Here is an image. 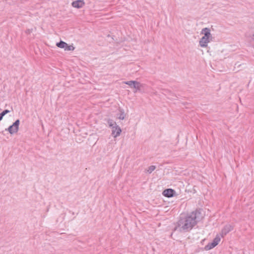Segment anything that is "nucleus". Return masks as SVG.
<instances>
[{"mask_svg": "<svg viewBox=\"0 0 254 254\" xmlns=\"http://www.w3.org/2000/svg\"><path fill=\"white\" fill-rule=\"evenodd\" d=\"M107 122L109 127L112 128L117 125L116 123L111 119H109Z\"/></svg>", "mask_w": 254, "mask_h": 254, "instance_id": "15", "label": "nucleus"}, {"mask_svg": "<svg viewBox=\"0 0 254 254\" xmlns=\"http://www.w3.org/2000/svg\"><path fill=\"white\" fill-rule=\"evenodd\" d=\"M10 111L8 110H4L0 114L3 117L4 115L7 114V113H9Z\"/></svg>", "mask_w": 254, "mask_h": 254, "instance_id": "19", "label": "nucleus"}, {"mask_svg": "<svg viewBox=\"0 0 254 254\" xmlns=\"http://www.w3.org/2000/svg\"><path fill=\"white\" fill-rule=\"evenodd\" d=\"M220 241V237L219 236L217 235L216 237L213 240L212 243L214 244L215 246H216L219 242Z\"/></svg>", "mask_w": 254, "mask_h": 254, "instance_id": "14", "label": "nucleus"}, {"mask_svg": "<svg viewBox=\"0 0 254 254\" xmlns=\"http://www.w3.org/2000/svg\"><path fill=\"white\" fill-rule=\"evenodd\" d=\"M249 37V41L252 45V46L254 47V34H253L252 36H248Z\"/></svg>", "mask_w": 254, "mask_h": 254, "instance_id": "16", "label": "nucleus"}, {"mask_svg": "<svg viewBox=\"0 0 254 254\" xmlns=\"http://www.w3.org/2000/svg\"><path fill=\"white\" fill-rule=\"evenodd\" d=\"M19 124L20 121L19 119H17L12 125L10 126L7 128H6L5 130L8 131L11 134L16 133L18 131Z\"/></svg>", "mask_w": 254, "mask_h": 254, "instance_id": "3", "label": "nucleus"}, {"mask_svg": "<svg viewBox=\"0 0 254 254\" xmlns=\"http://www.w3.org/2000/svg\"><path fill=\"white\" fill-rule=\"evenodd\" d=\"M64 50L67 51H73L74 50V47L71 45H68L67 44V46Z\"/></svg>", "mask_w": 254, "mask_h": 254, "instance_id": "18", "label": "nucleus"}, {"mask_svg": "<svg viewBox=\"0 0 254 254\" xmlns=\"http://www.w3.org/2000/svg\"><path fill=\"white\" fill-rule=\"evenodd\" d=\"M33 29H27L26 31H25V33L27 34H29L30 33H31Z\"/></svg>", "mask_w": 254, "mask_h": 254, "instance_id": "20", "label": "nucleus"}, {"mask_svg": "<svg viewBox=\"0 0 254 254\" xmlns=\"http://www.w3.org/2000/svg\"><path fill=\"white\" fill-rule=\"evenodd\" d=\"M85 3L83 1V0H77L75 1H73L71 4L72 6L74 7L79 8L82 7L84 5Z\"/></svg>", "mask_w": 254, "mask_h": 254, "instance_id": "8", "label": "nucleus"}, {"mask_svg": "<svg viewBox=\"0 0 254 254\" xmlns=\"http://www.w3.org/2000/svg\"><path fill=\"white\" fill-rule=\"evenodd\" d=\"M216 247L212 242L208 243L207 245H206L204 247V249L206 251L210 250Z\"/></svg>", "mask_w": 254, "mask_h": 254, "instance_id": "13", "label": "nucleus"}, {"mask_svg": "<svg viewBox=\"0 0 254 254\" xmlns=\"http://www.w3.org/2000/svg\"><path fill=\"white\" fill-rule=\"evenodd\" d=\"M212 39L208 37L203 36L200 40L199 44L201 47H206L207 46V43L211 40Z\"/></svg>", "mask_w": 254, "mask_h": 254, "instance_id": "5", "label": "nucleus"}, {"mask_svg": "<svg viewBox=\"0 0 254 254\" xmlns=\"http://www.w3.org/2000/svg\"><path fill=\"white\" fill-rule=\"evenodd\" d=\"M125 83L129 85L131 88L135 89L136 91H134V93L137 91H141L143 86V85L140 82L134 80L127 81L125 82Z\"/></svg>", "mask_w": 254, "mask_h": 254, "instance_id": "2", "label": "nucleus"}, {"mask_svg": "<svg viewBox=\"0 0 254 254\" xmlns=\"http://www.w3.org/2000/svg\"><path fill=\"white\" fill-rule=\"evenodd\" d=\"M122 132V129L118 126L116 125L112 128V134L114 137L119 136Z\"/></svg>", "mask_w": 254, "mask_h": 254, "instance_id": "6", "label": "nucleus"}, {"mask_svg": "<svg viewBox=\"0 0 254 254\" xmlns=\"http://www.w3.org/2000/svg\"><path fill=\"white\" fill-rule=\"evenodd\" d=\"M201 33L204 34V37L212 38V36L210 33V30L208 28H204L202 29Z\"/></svg>", "mask_w": 254, "mask_h": 254, "instance_id": "9", "label": "nucleus"}, {"mask_svg": "<svg viewBox=\"0 0 254 254\" xmlns=\"http://www.w3.org/2000/svg\"><path fill=\"white\" fill-rule=\"evenodd\" d=\"M176 191L172 189H167L163 190L162 194L167 197H171L175 195Z\"/></svg>", "mask_w": 254, "mask_h": 254, "instance_id": "4", "label": "nucleus"}, {"mask_svg": "<svg viewBox=\"0 0 254 254\" xmlns=\"http://www.w3.org/2000/svg\"><path fill=\"white\" fill-rule=\"evenodd\" d=\"M240 65H241V64H239L238 63H237L235 64V66H237L238 67L240 66Z\"/></svg>", "mask_w": 254, "mask_h": 254, "instance_id": "21", "label": "nucleus"}, {"mask_svg": "<svg viewBox=\"0 0 254 254\" xmlns=\"http://www.w3.org/2000/svg\"><path fill=\"white\" fill-rule=\"evenodd\" d=\"M164 94L167 96V97L171 99H174L176 96L169 90H165Z\"/></svg>", "mask_w": 254, "mask_h": 254, "instance_id": "11", "label": "nucleus"}, {"mask_svg": "<svg viewBox=\"0 0 254 254\" xmlns=\"http://www.w3.org/2000/svg\"><path fill=\"white\" fill-rule=\"evenodd\" d=\"M119 113L117 114L118 118L120 120H123L126 117V114L123 109L120 108L119 109Z\"/></svg>", "mask_w": 254, "mask_h": 254, "instance_id": "10", "label": "nucleus"}, {"mask_svg": "<svg viewBox=\"0 0 254 254\" xmlns=\"http://www.w3.org/2000/svg\"><path fill=\"white\" fill-rule=\"evenodd\" d=\"M201 217V212L197 210L191 212L186 216H181L174 228V231L180 232H189L196 225Z\"/></svg>", "mask_w": 254, "mask_h": 254, "instance_id": "1", "label": "nucleus"}, {"mask_svg": "<svg viewBox=\"0 0 254 254\" xmlns=\"http://www.w3.org/2000/svg\"><path fill=\"white\" fill-rule=\"evenodd\" d=\"M56 46L59 48H64L65 49L67 46V43L63 41H60V42L57 43Z\"/></svg>", "mask_w": 254, "mask_h": 254, "instance_id": "12", "label": "nucleus"}, {"mask_svg": "<svg viewBox=\"0 0 254 254\" xmlns=\"http://www.w3.org/2000/svg\"><path fill=\"white\" fill-rule=\"evenodd\" d=\"M233 228L230 224L225 225L221 231L222 237H224L229 232L232 230Z\"/></svg>", "mask_w": 254, "mask_h": 254, "instance_id": "7", "label": "nucleus"}, {"mask_svg": "<svg viewBox=\"0 0 254 254\" xmlns=\"http://www.w3.org/2000/svg\"><path fill=\"white\" fill-rule=\"evenodd\" d=\"M3 117L0 114V121L2 119Z\"/></svg>", "mask_w": 254, "mask_h": 254, "instance_id": "22", "label": "nucleus"}, {"mask_svg": "<svg viewBox=\"0 0 254 254\" xmlns=\"http://www.w3.org/2000/svg\"><path fill=\"white\" fill-rule=\"evenodd\" d=\"M156 168V167L154 165H151L148 167V170H147V172L149 174H151Z\"/></svg>", "mask_w": 254, "mask_h": 254, "instance_id": "17", "label": "nucleus"}]
</instances>
